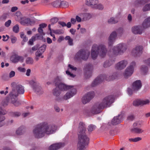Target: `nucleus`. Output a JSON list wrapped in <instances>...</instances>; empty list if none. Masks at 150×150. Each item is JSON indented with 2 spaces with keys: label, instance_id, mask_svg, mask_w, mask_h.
Masks as SVG:
<instances>
[{
  "label": "nucleus",
  "instance_id": "4468645a",
  "mask_svg": "<svg viewBox=\"0 0 150 150\" xmlns=\"http://www.w3.org/2000/svg\"><path fill=\"white\" fill-rule=\"evenodd\" d=\"M143 47L141 46L136 47L132 51V54L134 56H139L143 52Z\"/></svg>",
  "mask_w": 150,
  "mask_h": 150
},
{
  "label": "nucleus",
  "instance_id": "bf43d9fd",
  "mask_svg": "<svg viewBox=\"0 0 150 150\" xmlns=\"http://www.w3.org/2000/svg\"><path fill=\"white\" fill-rule=\"evenodd\" d=\"M11 41L12 43H14L17 40V38L14 36H12L11 37Z\"/></svg>",
  "mask_w": 150,
  "mask_h": 150
},
{
  "label": "nucleus",
  "instance_id": "e433bc0d",
  "mask_svg": "<svg viewBox=\"0 0 150 150\" xmlns=\"http://www.w3.org/2000/svg\"><path fill=\"white\" fill-rule=\"evenodd\" d=\"M131 131L134 133H141L143 132V130L140 128H134L131 129Z\"/></svg>",
  "mask_w": 150,
  "mask_h": 150
},
{
  "label": "nucleus",
  "instance_id": "de8ad7c7",
  "mask_svg": "<svg viewBox=\"0 0 150 150\" xmlns=\"http://www.w3.org/2000/svg\"><path fill=\"white\" fill-rule=\"evenodd\" d=\"M19 27L18 25H16L13 28V31L15 33H18L19 31Z\"/></svg>",
  "mask_w": 150,
  "mask_h": 150
},
{
  "label": "nucleus",
  "instance_id": "ddd939ff",
  "mask_svg": "<svg viewBox=\"0 0 150 150\" xmlns=\"http://www.w3.org/2000/svg\"><path fill=\"white\" fill-rule=\"evenodd\" d=\"M93 92H89L85 95L82 98V101L83 104H85L89 102L94 96Z\"/></svg>",
  "mask_w": 150,
  "mask_h": 150
},
{
  "label": "nucleus",
  "instance_id": "dca6fc26",
  "mask_svg": "<svg viewBox=\"0 0 150 150\" xmlns=\"http://www.w3.org/2000/svg\"><path fill=\"white\" fill-rule=\"evenodd\" d=\"M117 36V33L115 31H113L111 33L109 37L108 40V43L109 46L112 45L116 40Z\"/></svg>",
  "mask_w": 150,
  "mask_h": 150
},
{
  "label": "nucleus",
  "instance_id": "393cba45",
  "mask_svg": "<svg viewBox=\"0 0 150 150\" xmlns=\"http://www.w3.org/2000/svg\"><path fill=\"white\" fill-rule=\"evenodd\" d=\"M6 111L0 107V127L2 126L4 124L2 122L5 119V117L3 115L6 113Z\"/></svg>",
  "mask_w": 150,
  "mask_h": 150
},
{
  "label": "nucleus",
  "instance_id": "79ce46f5",
  "mask_svg": "<svg viewBox=\"0 0 150 150\" xmlns=\"http://www.w3.org/2000/svg\"><path fill=\"white\" fill-rule=\"evenodd\" d=\"M96 127L94 125H90L88 127L87 129L89 132H91L94 130L96 128Z\"/></svg>",
  "mask_w": 150,
  "mask_h": 150
},
{
  "label": "nucleus",
  "instance_id": "5701e85b",
  "mask_svg": "<svg viewBox=\"0 0 150 150\" xmlns=\"http://www.w3.org/2000/svg\"><path fill=\"white\" fill-rule=\"evenodd\" d=\"M149 101L148 99L145 100H137L133 102V104L135 106H137L139 105H146L148 104Z\"/></svg>",
  "mask_w": 150,
  "mask_h": 150
},
{
  "label": "nucleus",
  "instance_id": "774afa93",
  "mask_svg": "<svg viewBox=\"0 0 150 150\" xmlns=\"http://www.w3.org/2000/svg\"><path fill=\"white\" fill-rule=\"evenodd\" d=\"M127 19L128 21L129 22H131L132 21V16L130 14H129L128 15L127 17Z\"/></svg>",
  "mask_w": 150,
  "mask_h": 150
},
{
  "label": "nucleus",
  "instance_id": "0eeeda50",
  "mask_svg": "<svg viewBox=\"0 0 150 150\" xmlns=\"http://www.w3.org/2000/svg\"><path fill=\"white\" fill-rule=\"evenodd\" d=\"M117 76L118 74L116 73H115L110 76L105 75H103L102 77H98L91 84L92 86H95L100 83L103 81L102 78L103 79H105L107 81H110L116 79Z\"/></svg>",
  "mask_w": 150,
  "mask_h": 150
},
{
  "label": "nucleus",
  "instance_id": "e2e57ef3",
  "mask_svg": "<svg viewBox=\"0 0 150 150\" xmlns=\"http://www.w3.org/2000/svg\"><path fill=\"white\" fill-rule=\"evenodd\" d=\"M2 37L3 38V40L4 41H7L9 38V36L7 35L6 36L3 35Z\"/></svg>",
  "mask_w": 150,
  "mask_h": 150
},
{
  "label": "nucleus",
  "instance_id": "39448f33",
  "mask_svg": "<svg viewBox=\"0 0 150 150\" xmlns=\"http://www.w3.org/2000/svg\"><path fill=\"white\" fill-rule=\"evenodd\" d=\"M24 92V87L21 85L16 86V88L13 89L12 92L10 94V100L12 103L16 106L20 104V103L17 101V97L18 94H23Z\"/></svg>",
  "mask_w": 150,
  "mask_h": 150
},
{
  "label": "nucleus",
  "instance_id": "f8f14e48",
  "mask_svg": "<svg viewBox=\"0 0 150 150\" xmlns=\"http://www.w3.org/2000/svg\"><path fill=\"white\" fill-rule=\"evenodd\" d=\"M145 28L143 26V23L141 26H135L132 28V32L135 34H141L143 32L144 30L147 28Z\"/></svg>",
  "mask_w": 150,
  "mask_h": 150
},
{
  "label": "nucleus",
  "instance_id": "b1692460",
  "mask_svg": "<svg viewBox=\"0 0 150 150\" xmlns=\"http://www.w3.org/2000/svg\"><path fill=\"white\" fill-rule=\"evenodd\" d=\"M26 132V128L24 126L22 125L18 128L16 130V134L18 135L24 134Z\"/></svg>",
  "mask_w": 150,
  "mask_h": 150
},
{
  "label": "nucleus",
  "instance_id": "5fc2aeb1",
  "mask_svg": "<svg viewBox=\"0 0 150 150\" xmlns=\"http://www.w3.org/2000/svg\"><path fill=\"white\" fill-rule=\"evenodd\" d=\"M52 31L53 33L57 34H60L62 33V32L61 30H52Z\"/></svg>",
  "mask_w": 150,
  "mask_h": 150
},
{
  "label": "nucleus",
  "instance_id": "4d7b16f0",
  "mask_svg": "<svg viewBox=\"0 0 150 150\" xmlns=\"http://www.w3.org/2000/svg\"><path fill=\"white\" fill-rule=\"evenodd\" d=\"M76 21L79 22L83 21H82V18H81L80 16H76Z\"/></svg>",
  "mask_w": 150,
  "mask_h": 150
},
{
  "label": "nucleus",
  "instance_id": "49530a36",
  "mask_svg": "<svg viewBox=\"0 0 150 150\" xmlns=\"http://www.w3.org/2000/svg\"><path fill=\"white\" fill-rule=\"evenodd\" d=\"M141 70L144 74H146L148 71V69L145 66L143 65L141 67Z\"/></svg>",
  "mask_w": 150,
  "mask_h": 150
},
{
  "label": "nucleus",
  "instance_id": "6ab92c4d",
  "mask_svg": "<svg viewBox=\"0 0 150 150\" xmlns=\"http://www.w3.org/2000/svg\"><path fill=\"white\" fill-rule=\"evenodd\" d=\"M123 115H120L117 116L115 117L111 121V123L112 125H115L120 123L122 121Z\"/></svg>",
  "mask_w": 150,
  "mask_h": 150
},
{
  "label": "nucleus",
  "instance_id": "a211bd4d",
  "mask_svg": "<svg viewBox=\"0 0 150 150\" xmlns=\"http://www.w3.org/2000/svg\"><path fill=\"white\" fill-rule=\"evenodd\" d=\"M77 68L72 65L69 64L68 66V70L66 71V74L69 76L73 78L74 77L75 75L70 72V71L74 72L76 71Z\"/></svg>",
  "mask_w": 150,
  "mask_h": 150
},
{
  "label": "nucleus",
  "instance_id": "423d86ee",
  "mask_svg": "<svg viewBox=\"0 0 150 150\" xmlns=\"http://www.w3.org/2000/svg\"><path fill=\"white\" fill-rule=\"evenodd\" d=\"M127 47L123 43H120L113 47L112 49V53L115 56L122 54L126 51Z\"/></svg>",
  "mask_w": 150,
  "mask_h": 150
},
{
  "label": "nucleus",
  "instance_id": "0e129e2a",
  "mask_svg": "<svg viewBox=\"0 0 150 150\" xmlns=\"http://www.w3.org/2000/svg\"><path fill=\"white\" fill-rule=\"evenodd\" d=\"M144 62L148 66L150 67V58L144 61Z\"/></svg>",
  "mask_w": 150,
  "mask_h": 150
},
{
  "label": "nucleus",
  "instance_id": "3c124183",
  "mask_svg": "<svg viewBox=\"0 0 150 150\" xmlns=\"http://www.w3.org/2000/svg\"><path fill=\"white\" fill-rule=\"evenodd\" d=\"M112 64L111 62L109 61H106L104 63L103 66L105 67H109Z\"/></svg>",
  "mask_w": 150,
  "mask_h": 150
},
{
  "label": "nucleus",
  "instance_id": "a878e982",
  "mask_svg": "<svg viewBox=\"0 0 150 150\" xmlns=\"http://www.w3.org/2000/svg\"><path fill=\"white\" fill-rule=\"evenodd\" d=\"M121 16L120 15L117 16H116L115 18L111 17L109 18L108 20V22L109 24H113L117 23L118 22Z\"/></svg>",
  "mask_w": 150,
  "mask_h": 150
},
{
  "label": "nucleus",
  "instance_id": "6e6552de",
  "mask_svg": "<svg viewBox=\"0 0 150 150\" xmlns=\"http://www.w3.org/2000/svg\"><path fill=\"white\" fill-rule=\"evenodd\" d=\"M78 130V138L80 141H89V137L85 134L86 131V126L85 124L82 122L79 123Z\"/></svg>",
  "mask_w": 150,
  "mask_h": 150
},
{
  "label": "nucleus",
  "instance_id": "8fccbe9b",
  "mask_svg": "<svg viewBox=\"0 0 150 150\" xmlns=\"http://www.w3.org/2000/svg\"><path fill=\"white\" fill-rule=\"evenodd\" d=\"M58 19L57 18H52L51 20V25H53L57 22Z\"/></svg>",
  "mask_w": 150,
  "mask_h": 150
},
{
  "label": "nucleus",
  "instance_id": "69168bd1",
  "mask_svg": "<svg viewBox=\"0 0 150 150\" xmlns=\"http://www.w3.org/2000/svg\"><path fill=\"white\" fill-rule=\"evenodd\" d=\"M127 93H128V94L129 95H132V92H133L132 90L129 88H128L127 89Z\"/></svg>",
  "mask_w": 150,
  "mask_h": 150
},
{
  "label": "nucleus",
  "instance_id": "c03bdc74",
  "mask_svg": "<svg viewBox=\"0 0 150 150\" xmlns=\"http://www.w3.org/2000/svg\"><path fill=\"white\" fill-rule=\"evenodd\" d=\"M8 103V100L7 99H5L3 100L1 103L2 105L5 107L7 106Z\"/></svg>",
  "mask_w": 150,
  "mask_h": 150
},
{
  "label": "nucleus",
  "instance_id": "4c0bfd02",
  "mask_svg": "<svg viewBox=\"0 0 150 150\" xmlns=\"http://www.w3.org/2000/svg\"><path fill=\"white\" fill-rule=\"evenodd\" d=\"M142 10L144 12L150 11V3L145 5L143 7Z\"/></svg>",
  "mask_w": 150,
  "mask_h": 150
},
{
  "label": "nucleus",
  "instance_id": "052dcab7",
  "mask_svg": "<svg viewBox=\"0 0 150 150\" xmlns=\"http://www.w3.org/2000/svg\"><path fill=\"white\" fill-rule=\"evenodd\" d=\"M15 74V72L13 71H11L9 74V77L12 78L14 77Z\"/></svg>",
  "mask_w": 150,
  "mask_h": 150
},
{
  "label": "nucleus",
  "instance_id": "7c9ffc66",
  "mask_svg": "<svg viewBox=\"0 0 150 150\" xmlns=\"http://www.w3.org/2000/svg\"><path fill=\"white\" fill-rule=\"evenodd\" d=\"M143 26L145 28L150 27V17L146 18L143 22Z\"/></svg>",
  "mask_w": 150,
  "mask_h": 150
},
{
  "label": "nucleus",
  "instance_id": "1a4fd4ad",
  "mask_svg": "<svg viewBox=\"0 0 150 150\" xmlns=\"http://www.w3.org/2000/svg\"><path fill=\"white\" fill-rule=\"evenodd\" d=\"M89 54V52L88 51L80 50L76 54L75 58L77 59H81L84 60H86L88 59Z\"/></svg>",
  "mask_w": 150,
  "mask_h": 150
},
{
  "label": "nucleus",
  "instance_id": "a19ab883",
  "mask_svg": "<svg viewBox=\"0 0 150 150\" xmlns=\"http://www.w3.org/2000/svg\"><path fill=\"white\" fill-rule=\"evenodd\" d=\"M29 84L33 89H34L35 87L37 85V82L33 80H31L30 81Z\"/></svg>",
  "mask_w": 150,
  "mask_h": 150
},
{
  "label": "nucleus",
  "instance_id": "9b49d317",
  "mask_svg": "<svg viewBox=\"0 0 150 150\" xmlns=\"http://www.w3.org/2000/svg\"><path fill=\"white\" fill-rule=\"evenodd\" d=\"M46 47V45L45 44L42 45L39 47L38 50L35 54V59L36 61H38L40 57L41 58L43 57L42 54L45 52Z\"/></svg>",
  "mask_w": 150,
  "mask_h": 150
},
{
  "label": "nucleus",
  "instance_id": "9d476101",
  "mask_svg": "<svg viewBox=\"0 0 150 150\" xmlns=\"http://www.w3.org/2000/svg\"><path fill=\"white\" fill-rule=\"evenodd\" d=\"M135 66V62H132L131 63L129 66L126 69L124 73V76L125 77L128 78L132 74Z\"/></svg>",
  "mask_w": 150,
  "mask_h": 150
},
{
  "label": "nucleus",
  "instance_id": "cd10ccee",
  "mask_svg": "<svg viewBox=\"0 0 150 150\" xmlns=\"http://www.w3.org/2000/svg\"><path fill=\"white\" fill-rule=\"evenodd\" d=\"M35 23V21H31L30 19L28 18H25L23 20L21 21V23L23 25H33Z\"/></svg>",
  "mask_w": 150,
  "mask_h": 150
},
{
  "label": "nucleus",
  "instance_id": "20e7f679",
  "mask_svg": "<svg viewBox=\"0 0 150 150\" xmlns=\"http://www.w3.org/2000/svg\"><path fill=\"white\" fill-rule=\"evenodd\" d=\"M107 51V49L104 45L101 44L98 45L94 44L91 51V57L93 59H95L98 55L101 57H103L106 55Z\"/></svg>",
  "mask_w": 150,
  "mask_h": 150
},
{
  "label": "nucleus",
  "instance_id": "13d9d810",
  "mask_svg": "<svg viewBox=\"0 0 150 150\" xmlns=\"http://www.w3.org/2000/svg\"><path fill=\"white\" fill-rule=\"evenodd\" d=\"M18 70L19 71L22 72H25V68L21 67H19L18 68Z\"/></svg>",
  "mask_w": 150,
  "mask_h": 150
},
{
  "label": "nucleus",
  "instance_id": "603ef678",
  "mask_svg": "<svg viewBox=\"0 0 150 150\" xmlns=\"http://www.w3.org/2000/svg\"><path fill=\"white\" fill-rule=\"evenodd\" d=\"M142 140V137H137L134 138H130L129 141H140Z\"/></svg>",
  "mask_w": 150,
  "mask_h": 150
},
{
  "label": "nucleus",
  "instance_id": "c9c22d12",
  "mask_svg": "<svg viewBox=\"0 0 150 150\" xmlns=\"http://www.w3.org/2000/svg\"><path fill=\"white\" fill-rule=\"evenodd\" d=\"M57 87V88H54L52 91L53 95L56 96H59L60 93V92L58 90Z\"/></svg>",
  "mask_w": 150,
  "mask_h": 150
},
{
  "label": "nucleus",
  "instance_id": "f257e3e1",
  "mask_svg": "<svg viewBox=\"0 0 150 150\" xmlns=\"http://www.w3.org/2000/svg\"><path fill=\"white\" fill-rule=\"evenodd\" d=\"M56 126L46 122H42L35 125L32 130V133L35 138L39 139L44 137L45 135H50L55 132Z\"/></svg>",
  "mask_w": 150,
  "mask_h": 150
},
{
  "label": "nucleus",
  "instance_id": "a18cd8bd",
  "mask_svg": "<svg viewBox=\"0 0 150 150\" xmlns=\"http://www.w3.org/2000/svg\"><path fill=\"white\" fill-rule=\"evenodd\" d=\"M142 122L140 121H139L135 122L133 124V126L134 128H137L140 126L142 124Z\"/></svg>",
  "mask_w": 150,
  "mask_h": 150
},
{
  "label": "nucleus",
  "instance_id": "680f3d73",
  "mask_svg": "<svg viewBox=\"0 0 150 150\" xmlns=\"http://www.w3.org/2000/svg\"><path fill=\"white\" fill-rule=\"evenodd\" d=\"M11 22V21L9 20L5 23V25L6 27H8L10 25Z\"/></svg>",
  "mask_w": 150,
  "mask_h": 150
},
{
  "label": "nucleus",
  "instance_id": "2f4dec72",
  "mask_svg": "<svg viewBox=\"0 0 150 150\" xmlns=\"http://www.w3.org/2000/svg\"><path fill=\"white\" fill-rule=\"evenodd\" d=\"M33 89L38 94H42L43 92L41 87L38 85Z\"/></svg>",
  "mask_w": 150,
  "mask_h": 150
},
{
  "label": "nucleus",
  "instance_id": "4be33fe9",
  "mask_svg": "<svg viewBox=\"0 0 150 150\" xmlns=\"http://www.w3.org/2000/svg\"><path fill=\"white\" fill-rule=\"evenodd\" d=\"M142 86V83L140 81L137 80L133 83L132 88L133 91H137L140 89Z\"/></svg>",
  "mask_w": 150,
  "mask_h": 150
},
{
  "label": "nucleus",
  "instance_id": "412c9836",
  "mask_svg": "<svg viewBox=\"0 0 150 150\" xmlns=\"http://www.w3.org/2000/svg\"><path fill=\"white\" fill-rule=\"evenodd\" d=\"M88 144V141H79L77 144L78 150H84Z\"/></svg>",
  "mask_w": 150,
  "mask_h": 150
},
{
  "label": "nucleus",
  "instance_id": "37998d69",
  "mask_svg": "<svg viewBox=\"0 0 150 150\" xmlns=\"http://www.w3.org/2000/svg\"><path fill=\"white\" fill-rule=\"evenodd\" d=\"M25 62L27 64H32L33 63L34 61L32 58L29 57L26 59Z\"/></svg>",
  "mask_w": 150,
  "mask_h": 150
},
{
  "label": "nucleus",
  "instance_id": "473e14b6",
  "mask_svg": "<svg viewBox=\"0 0 150 150\" xmlns=\"http://www.w3.org/2000/svg\"><path fill=\"white\" fill-rule=\"evenodd\" d=\"M54 4H60L61 5L64 7H67L69 5L68 3L65 1H62L61 2L59 1H56L54 2Z\"/></svg>",
  "mask_w": 150,
  "mask_h": 150
},
{
  "label": "nucleus",
  "instance_id": "c85d7f7f",
  "mask_svg": "<svg viewBox=\"0 0 150 150\" xmlns=\"http://www.w3.org/2000/svg\"><path fill=\"white\" fill-rule=\"evenodd\" d=\"M64 146L61 143L52 145L49 147V150H57Z\"/></svg>",
  "mask_w": 150,
  "mask_h": 150
},
{
  "label": "nucleus",
  "instance_id": "c756f323",
  "mask_svg": "<svg viewBox=\"0 0 150 150\" xmlns=\"http://www.w3.org/2000/svg\"><path fill=\"white\" fill-rule=\"evenodd\" d=\"M150 0H137L134 2V4L136 7L148 2Z\"/></svg>",
  "mask_w": 150,
  "mask_h": 150
},
{
  "label": "nucleus",
  "instance_id": "f03ea898",
  "mask_svg": "<svg viewBox=\"0 0 150 150\" xmlns=\"http://www.w3.org/2000/svg\"><path fill=\"white\" fill-rule=\"evenodd\" d=\"M63 78L61 76L57 77L54 81V83L57 87L62 91L69 90L64 96L63 99L67 100L74 96L76 93V90L73 86L67 85L62 82L63 80Z\"/></svg>",
  "mask_w": 150,
  "mask_h": 150
},
{
  "label": "nucleus",
  "instance_id": "58836bf2",
  "mask_svg": "<svg viewBox=\"0 0 150 150\" xmlns=\"http://www.w3.org/2000/svg\"><path fill=\"white\" fill-rule=\"evenodd\" d=\"M65 39L68 41V44L70 45L71 46L73 45V40L69 36H67L65 38Z\"/></svg>",
  "mask_w": 150,
  "mask_h": 150
},
{
  "label": "nucleus",
  "instance_id": "72a5a7b5",
  "mask_svg": "<svg viewBox=\"0 0 150 150\" xmlns=\"http://www.w3.org/2000/svg\"><path fill=\"white\" fill-rule=\"evenodd\" d=\"M92 69V67L91 65H87L85 68L84 71L85 73V76L87 75V73H89Z\"/></svg>",
  "mask_w": 150,
  "mask_h": 150
},
{
  "label": "nucleus",
  "instance_id": "aec40b11",
  "mask_svg": "<svg viewBox=\"0 0 150 150\" xmlns=\"http://www.w3.org/2000/svg\"><path fill=\"white\" fill-rule=\"evenodd\" d=\"M11 61L14 63H17L18 62L22 63L24 60L23 57L18 55H15L11 57Z\"/></svg>",
  "mask_w": 150,
  "mask_h": 150
},
{
  "label": "nucleus",
  "instance_id": "2eb2a0df",
  "mask_svg": "<svg viewBox=\"0 0 150 150\" xmlns=\"http://www.w3.org/2000/svg\"><path fill=\"white\" fill-rule=\"evenodd\" d=\"M79 15L82 18V21H84L89 20L92 17L91 14L87 12L81 13H79Z\"/></svg>",
  "mask_w": 150,
  "mask_h": 150
},
{
  "label": "nucleus",
  "instance_id": "ea45409f",
  "mask_svg": "<svg viewBox=\"0 0 150 150\" xmlns=\"http://www.w3.org/2000/svg\"><path fill=\"white\" fill-rule=\"evenodd\" d=\"M39 47L38 45H36L33 46L31 49H30L28 50L29 53L32 54L33 53V51L36 50Z\"/></svg>",
  "mask_w": 150,
  "mask_h": 150
},
{
  "label": "nucleus",
  "instance_id": "338daca9",
  "mask_svg": "<svg viewBox=\"0 0 150 150\" xmlns=\"http://www.w3.org/2000/svg\"><path fill=\"white\" fill-rule=\"evenodd\" d=\"M31 70L30 69H27L26 73V75L27 76H29L31 73Z\"/></svg>",
  "mask_w": 150,
  "mask_h": 150
},
{
  "label": "nucleus",
  "instance_id": "7ed1b4c3",
  "mask_svg": "<svg viewBox=\"0 0 150 150\" xmlns=\"http://www.w3.org/2000/svg\"><path fill=\"white\" fill-rule=\"evenodd\" d=\"M113 95L107 96L103 99L102 102L93 106L91 110V112L93 114H97L100 112V110L105 108L109 107L114 101Z\"/></svg>",
  "mask_w": 150,
  "mask_h": 150
},
{
  "label": "nucleus",
  "instance_id": "f704fd0d",
  "mask_svg": "<svg viewBox=\"0 0 150 150\" xmlns=\"http://www.w3.org/2000/svg\"><path fill=\"white\" fill-rule=\"evenodd\" d=\"M39 35L38 34H37L35 36H33L30 39L28 42V43L30 45H33V42L34 41H35L36 40V38H37L39 37Z\"/></svg>",
  "mask_w": 150,
  "mask_h": 150
},
{
  "label": "nucleus",
  "instance_id": "6e6d98bb",
  "mask_svg": "<svg viewBox=\"0 0 150 150\" xmlns=\"http://www.w3.org/2000/svg\"><path fill=\"white\" fill-rule=\"evenodd\" d=\"M13 117H17L20 115L21 114L18 112H13L11 113Z\"/></svg>",
  "mask_w": 150,
  "mask_h": 150
},
{
  "label": "nucleus",
  "instance_id": "f3484780",
  "mask_svg": "<svg viewBox=\"0 0 150 150\" xmlns=\"http://www.w3.org/2000/svg\"><path fill=\"white\" fill-rule=\"evenodd\" d=\"M128 64V62L126 60H122L117 63L116 66V68L119 70H121L124 69Z\"/></svg>",
  "mask_w": 150,
  "mask_h": 150
},
{
  "label": "nucleus",
  "instance_id": "09e8293b",
  "mask_svg": "<svg viewBox=\"0 0 150 150\" xmlns=\"http://www.w3.org/2000/svg\"><path fill=\"white\" fill-rule=\"evenodd\" d=\"M16 15L17 17V18H16V19L17 21H19V20L21 19V13L20 12H17L16 13Z\"/></svg>",
  "mask_w": 150,
  "mask_h": 150
},
{
  "label": "nucleus",
  "instance_id": "bb28decb",
  "mask_svg": "<svg viewBox=\"0 0 150 150\" xmlns=\"http://www.w3.org/2000/svg\"><path fill=\"white\" fill-rule=\"evenodd\" d=\"M98 3V0H87L86 4L91 7L95 8Z\"/></svg>",
  "mask_w": 150,
  "mask_h": 150
},
{
  "label": "nucleus",
  "instance_id": "864d4df0",
  "mask_svg": "<svg viewBox=\"0 0 150 150\" xmlns=\"http://www.w3.org/2000/svg\"><path fill=\"white\" fill-rule=\"evenodd\" d=\"M104 7L103 5L101 4L96 5V7L95 8H98L99 10H102L103 9Z\"/></svg>",
  "mask_w": 150,
  "mask_h": 150
}]
</instances>
